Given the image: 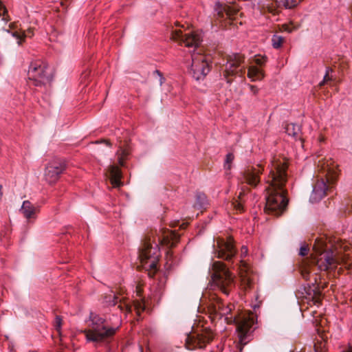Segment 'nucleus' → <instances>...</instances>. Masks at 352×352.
<instances>
[{
	"label": "nucleus",
	"mask_w": 352,
	"mask_h": 352,
	"mask_svg": "<svg viewBox=\"0 0 352 352\" xmlns=\"http://www.w3.org/2000/svg\"><path fill=\"white\" fill-rule=\"evenodd\" d=\"M107 173L110 182L114 188H118L123 185V183L121 182L122 173L118 166L116 164L110 165L108 167Z\"/></svg>",
	"instance_id": "f3484780"
},
{
	"label": "nucleus",
	"mask_w": 352,
	"mask_h": 352,
	"mask_svg": "<svg viewBox=\"0 0 352 352\" xmlns=\"http://www.w3.org/2000/svg\"><path fill=\"white\" fill-rule=\"evenodd\" d=\"M309 251V248L308 245H303L300 249V255L304 256H307L308 254V252Z\"/></svg>",
	"instance_id": "4c0bfd02"
},
{
	"label": "nucleus",
	"mask_w": 352,
	"mask_h": 352,
	"mask_svg": "<svg viewBox=\"0 0 352 352\" xmlns=\"http://www.w3.org/2000/svg\"><path fill=\"white\" fill-rule=\"evenodd\" d=\"M342 352H352V348H349L348 350L345 351H342Z\"/></svg>",
	"instance_id": "864d4df0"
},
{
	"label": "nucleus",
	"mask_w": 352,
	"mask_h": 352,
	"mask_svg": "<svg viewBox=\"0 0 352 352\" xmlns=\"http://www.w3.org/2000/svg\"><path fill=\"white\" fill-rule=\"evenodd\" d=\"M245 190L244 188H242L241 189V191L239 192V195L237 196L236 198H235L234 199H238V200H240L241 201H243L245 202V200L243 199L244 196L245 195Z\"/></svg>",
	"instance_id": "ea45409f"
},
{
	"label": "nucleus",
	"mask_w": 352,
	"mask_h": 352,
	"mask_svg": "<svg viewBox=\"0 0 352 352\" xmlns=\"http://www.w3.org/2000/svg\"><path fill=\"white\" fill-rule=\"evenodd\" d=\"M2 11L3 13L0 14V15L5 16L8 14V10L6 6L3 4L2 1L0 0V12Z\"/></svg>",
	"instance_id": "a19ab883"
},
{
	"label": "nucleus",
	"mask_w": 352,
	"mask_h": 352,
	"mask_svg": "<svg viewBox=\"0 0 352 352\" xmlns=\"http://www.w3.org/2000/svg\"><path fill=\"white\" fill-rule=\"evenodd\" d=\"M209 57L201 53H193L190 72L192 77L199 80L204 78L210 72Z\"/></svg>",
	"instance_id": "9b49d317"
},
{
	"label": "nucleus",
	"mask_w": 352,
	"mask_h": 352,
	"mask_svg": "<svg viewBox=\"0 0 352 352\" xmlns=\"http://www.w3.org/2000/svg\"><path fill=\"white\" fill-rule=\"evenodd\" d=\"M179 235L175 232L168 229L162 230V236H158V242L169 248H173L179 242Z\"/></svg>",
	"instance_id": "dca6fc26"
},
{
	"label": "nucleus",
	"mask_w": 352,
	"mask_h": 352,
	"mask_svg": "<svg viewBox=\"0 0 352 352\" xmlns=\"http://www.w3.org/2000/svg\"><path fill=\"white\" fill-rule=\"evenodd\" d=\"M89 328L82 330L87 342L95 343L103 342L111 339L118 328L109 327L105 318L98 314L91 313Z\"/></svg>",
	"instance_id": "39448f33"
},
{
	"label": "nucleus",
	"mask_w": 352,
	"mask_h": 352,
	"mask_svg": "<svg viewBox=\"0 0 352 352\" xmlns=\"http://www.w3.org/2000/svg\"><path fill=\"white\" fill-rule=\"evenodd\" d=\"M302 0H285L284 2V6L286 8H293L298 5Z\"/></svg>",
	"instance_id": "c9c22d12"
},
{
	"label": "nucleus",
	"mask_w": 352,
	"mask_h": 352,
	"mask_svg": "<svg viewBox=\"0 0 352 352\" xmlns=\"http://www.w3.org/2000/svg\"><path fill=\"white\" fill-rule=\"evenodd\" d=\"M211 279L212 285L226 296H228L234 288V276L221 261L213 262Z\"/></svg>",
	"instance_id": "423d86ee"
},
{
	"label": "nucleus",
	"mask_w": 352,
	"mask_h": 352,
	"mask_svg": "<svg viewBox=\"0 0 352 352\" xmlns=\"http://www.w3.org/2000/svg\"><path fill=\"white\" fill-rule=\"evenodd\" d=\"M236 253V250L232 236H228L226 241L223 238H217L214 254L217 258L230 261L235 256Z\"/></svg>",
	"instance_id": "ddd939ff"
},
{
	"label": "nucleus",
	"mask_w": 352,
	"mask_h": 352,
	"mask_svg": "<svg viewBox=\"0 0 352 352\" xmlns=\"http://www.w3.org/2000/svg\"><path fill=\"white\" fill-rule=\"evenodd\" d=\"M337 164L332 159H323L318 163L316 181L314 184L310 200L318 202L324 197L333 188L338 177Z\"/></svg>",
	"instance_id": "7ed1b4c3"
},
{
	"label": "nucleus",
	"mask_w": 352,
	"mask_h": 352,
	"mask_svg": "<svg viewBox=\"0 0 352 352\" xmlns=\"http://www.w3.org/2000/svg\"><path fill=\"white\" fill-rule=\"evenodd\" d=\"M63 324V318L60 316H56L55 320H54V327L56 331H57L58 336L61 337L62 332H61V327Z\"/></svg>",
	"instance_id": "7c9ffc66"
},
{
	"label": "nucleus",
	"mask_w": 352,
	"mask_h": 352,
	"mask_svg": "<svg viewBox=\"0 0 352 352\" xmlns=\"http://www.w3.org/2000/svg\"><path fill=\"white\" fill-rule=\"evenodd\" d=\"M171 38L179 42L180 45L184 44L188 47H197L201 43L200 36L195 32L183 34L180 30L172 32Z\"/></svg>",
	"instance_id": "4468645a"
},
{
	"label": "nucleus",
	"mask_w": 352,
	"mask_h": 352,
	"mask_svg": "<svg viewBox=\"0 0 352 352\" xmlns=\"http://www.w3.org/2000/svg\"><path fill=\"white\" fill-rule=\"evenodd\" d=\"M234 322L236 324L240 344H246L249 332L255 322L254 314L252 313L239 314L234 316Z\"/></svg>",
	"instance_id": "9d476101"
},
{
	"label": "nucleus",
	"mask_w": 352,
	"mask_h": 352,
	"mask_svg": "<svg viewBox=\"0 0 352 352\" xmlns=\"http://www.w3.org/2000/svg\"><path fill=\"white\" fill-rule=\"evenodd\" d=\"M325 342L324 341H317L314 344L315 352H325Z\"/></svg>",
	"instance_id": "e433bc0d"
},
{
	"label": "nucleus",
	"mask_w": 352,
	"mask_h": 352,
	"mask_svg": "<svg viewBox=\"0 0 352 352\" xmlns=\"http://www.w3.org/2000/svg\"><path fill=\"white\" fill-rule=\"evenodd\" d=\"M263 171V166L257 164L256 166H248L242 174L245 183L253 188H256L260 183V175Z\"/></svg>",
	"instance_id": "2eb2a0df"
},
{
	"label": "nucleus",
	"mask_w": 352,
	"mask_h": 352,
	"mask_svg": "<svg viewBox=\"0 0 352 352\" xmlns=\"http://www.w3.org/2000/svg\"><path fill=\"white\" fill-rule=\"evenodd\" d=\"M241 263H242L243 264V265L245 266V263L243 261H241Z\"/></svg>",
	"instance_id": "5fc2aeb1"
},
{
	"label": "nucleus",
	"mask_w": 352,
	"mask_h": 352,
	"mask_svg": "<svg viewBox=\"0 0 352 352\" xmlns=\"http://www.w3.org/2000/svg\"><path fill=\"white\" fill-rule=\"evenodd\" d=\"M314 250L318 255L317 258L305 260L300 266V274L305 280H309L311 272L316 270L320 271H331L335 270L338 265H343L349 269L352 265L351 256V246L346 241L334 239L333 244L331 245L329 251H326L327 245L324 248L323 244L318 247L316 241L314 245Z\"/></svg>",
	"instance_id": "f257e3e1"
},
{
	"label": "nucleus",
	"mask_w": 352,
	"mask_h": 352,
	"mask_svg": "<svg viewBox=\"0 0 352 352\" xmlns=\"http://www.w3.org/2000/svg\"><path fill=\"white\" fill-rule=\"evenodd\" d=\"M155 74H157L158 76H160V84L162 85V82H163V80H164V78L162 77V73L159 71V70H155L154 72Z\"/></svg>",
	"instance_id": "49530a36"
},
{
	"label": "nucleus",
	"mask_w": 352,
	"mask_h": 352,
	"mask_svg": "<svg viewBox=\"0 0 352 352\" xmlns=\"http://www.w3.org/2000/svg\"><path fill=\"white\" fill-rule=\"evenodd\" d=\"M104 141H105V142H106V144H107V145H109V146H111V142H110V141H109V140H104Z\"/></svg>",
	"instance_id": "603ef678"
},
{
	"label": "nucleus",
	"mask_w": 352,
	"mask_h": 352,
	"mask_svg": "<svg viewBox=\"0 0 352 352\" xmlns=\"http://www.w3.org/2000/svg\"><path fill=\"white\" fill-rule=\"evenodd\" d=\"M131 153V148L128 142L124 141L123 143L120 142L119 149L116 152V155L118 156V162L120 166H125V161L128 160Z\"/></svg>",
	"instance_id": "6ab92c4d"
},
{
	"label": "nucleus",
	"mask_w": 352,
	"mask_h": 352,
	"mask_svg": "<svg viewBox=\"0 0 352 352\" xmlns=\"http://www.w3.org/2000/svg\"><path fill=\"white\" fill-rule=\"evenodd\" d=\"M234 159V154L232 153H229L226 155L225 164H224V168L227 170H230L232 168V163Z\"/></svg>",
	"instance_id": "2f4dec72"
},
{
	"label": "nucleus",
	"mask_w": 352,
	"mask_h": 352,
	"mask_svg": "<svg viewBox=\"0 0 352 352\" xmlns=\"http://www.w3.org/2000/svg\"><path fill=\"white\" fill-rule=\"evenodd\" d=\"M224 305L222 300L216 294H212L210 296L208 305V311L212 318L219 316L221 308Z\"/></svg>",
	"instance_id": "a211bd4d"
},
{
	"label": "nucleus",
	"mask_w": 352,
	"mask_h": 352,
	"mask_svg": "<svg viewBox=\"0 0 352 352\" xmlns=\"http://www.w3.org/2000/svg\"><path fill=\"white\" fill-rule=\"evenodd\" d=\"M311 300L314 305H318L320 304L322 298L321 292L318 289H314V295L311 297Z\"/></svg>",
	"instance_id": "72a5a7b5"
},
{
	"label": "nucleus",
	"mask_w": 352,
	"mask_h": 352,
	"mask_svg": "<svg viewBox=\"0 0 352 352\" xmlns=\"http://www.w3.org/2000/svg\"><path fill=\"white\" fill-rule=\"evenodd\" d=\"M245 202L241 201L238 199H233L232 202V205L233 206L234 210L236 211V212H243L244 211V204Z\"/></svg>",
	"instance_id": "c756f323"
},
{
	"label": "nucleus",
	"mask_w": 352,
	"mask_h": 352,
	"mask_svg": "<svg viewBox=\"0 0 352 352\" xmlns=\"http://www.w3.org/2000/svg\"><path fill=\"white\" fill-rule=\"evenodd\" d=\"M173 252L170 250H168L167 252H166V258L167 260L168 259H170L173 256Z\"/></svg>",
	"instance_id": "de8ad7c7"
},
{
	"label": "nucleus",
	"mask_w": 352,
	"mask_h": 352,
	"mask_svg": "<svg viewBox=\"0 0 352 352\" xmlns=\"http://www.w3.org/2000/svg\"><path fill=\"white\" fill-rule=\"evenodd\" d=\"M333 72V69L331 67H327L326 73L324 76L323 80L321 81L318 86L322 87L325 83L328 82L329 81H332L333 80V78L332 76H330L329 74Z\"/></svg>",
	"instance_id": "c85d7f7f"
},
{
	"label": "nucleus",
	"mask_w": 352,
	"mask_h": 352,
	"mask_svg": "<svg viewBox=\"0 0 352 352\" xmlns=\"http://www.w3.org/2000/svg\"><path fill=\"white\" fill-rule=\"evenodd\" d=\"M248 248L246 246H242L241 249V256H245L248 254Z\"/></svg>",
	"instance_id": "c03bdc74"
},
{
	"label": "nucleus",
	"mask_w": 352,
	"mask_h": 352,
	"mask_svg": "<svg viewBox=\"0 0 352 352\" xmlns=\"http://www.w3.org/2000/svg\"><path fill=\"white\" fill-rule=\"evenodd\" d=\"M270 173L266 178L267 197L265 211L276 217L280 216L289 202L287 191L285 189L287 181L288 162L283 160L274 159L268 166Z\"/></svg>",
	"instance_id": "f03ea898"
},
{
	"label": "nucleus",
	"mask_w": 352,
	"mask_h": 352,
	"mask_svg": "<svg viewBox=\"0 0 352 352\" xmlns=\"http://www.w3.org/2000/svg\"><path fill=\"white\" fill-rule=\"evenodd\" d=\"M214 336L208 327L197 329L186 336L185 346L188 350L204 349L214 340Z\"/></svg>",
	"instance_id": "6e6552de"
},
{
	"label": "nucleus",
	"mask_w": 352,
	"mask_h": 352,
	"mask_svg": "<svg viewBox=\"0 0 352 352\" xmlns=\"http://www.w3.org/2000/svg\"><path fill=\"white\" fill-rule=\"evenodd\" d=\"M234 308V305L231 303L228 304L227 305H223V308H221V313L219 314V318H221L224 316H228L232 311Z\"/></svg>",
	"instance_id": "473e14b6"
},
{
	"label": "nucleus",
	"mask_w": 352,
	"mask_h": 352,
	"mask_svg": "<svg viewBox=\"0 0 352 352\" xmlns=\"http://www.w3.org/2000/svg\"><path fill=\"white\" fill-rule=\"evenodd\" d=\"M133 305L138 316H140L141 312L145 309L144 298L134 300Z\"/></svg>",
	"instance_id": "bb28decb"
},
{
	"label": "nucleus",
	"mask_w": 352,
	"mask_h": 352,
	"mask_svg": "<svg viewBox=\"0 0 352 352\" xmlns=\"http://www.w3.org/2000/svg\"><path fill=\"white\" fill-rule=\"evenodd\" d=\"M14 36H16L17 38H20V39H21V36H20L17 32H14Z\"/></svg>",
	"instance_id": "3c124183"
},
{
	"label": "nucleus",
	"mask_w": 352,
	"mask_h": 352,
	"mask_svg": "<svg viewBox=\"0 0 352 352\" xmlns=\"http://www.w3.org/2000/svg\"><path fill=\"white\" fill-rule=\"evenodd\" d=\"M207 204L206 197L204 193H197L196 195V203L195 207L199 209L203 208Z\"/></svg>",
	"instance_id": "a878e982"
},
{
	"label": "nucleus",
	"mask_w": 352,
	"mask_h": 352,
	"mask_svg": "<svg viewBox=\"0 0 352 352\" xmlns=\"http://www.w3.org/2000/svg\"><path fill=\"white\" fill-rule=\"evenodd\" d=\"M118 302L120 303L118 305V308H120V310L125 309L128 312H131V306L129 305V304L126 303V302H122V300L121 299L118 300V297L116 296V295L113 296V300H112L111 305L114 306Z\"/></svg>",
	"instance_id": "393cba45"
},
{
	"label": "nucleus",
	"mask_w": 352,
	"mask_h": 352,
	"mask_svg": "<svg viewBox=\"0 0 352 352\" xmlns=\"http://www.w3.org/2000/svg\"><path fill=\"white\" fill-rule=\"evenodd\" d=\"M30 34H32V31L31 29H28V32L27 33H23V37H26V36H30Z\"/></svg>",
	"instance_id": "09e8293b"
},
{
	"label": "nucleus",
	"mask_w": 352,
	"mask_h": 352,
	"mask_svg": "<svg viewBox=\"0 0 352 352\" xmlns=\"http://www.w3.org/2000/svg\"><path fill=\"white\" fill-rule=\"evenodd\" d=\"M272 46L275 49H278L281 47L284 42V38L281 36L274 34L272 38Z\"/></svg>",
	"instance_id": "cd10ccee"
},
{
	"label": "nucleus",
	"mask_w": 352,
	"mask_h": 352,
	"mask_svg": "<svg viewBox=\"0 0 352 352\" xmlns=\"http://www.w3.org/2000/svg\"><path fill=\"white\" fill-rule=\"evenodd\" d=\"M267 56H261L260 54L258 55H256L254 56V63L257 65H259V66H263L265 65V63H266L267 61Z\"/></svg>",
	"instance_id": "f704fd0d"
},
{
	"label": "nucleus",
	"mask_w": 352,
	"mask_h": 352,
	"mask_svg": "<svg viewBox=\"0 0 352 352\" xmlns=\"http://www.w3.org/2000/svg\"><path fill=\"white\" fill-rule=\"evenodd\" d=\"M135 292H136V296L138 297H140V298H142L143 289L140 285H138L136 286Z\"/></svg>",
	"instance_id": "58836bf2"
},
{
	"label": "nucleus",
	"mask_w": 352,
	"mask_h": 352,
	"mask_svg": "<svg viewBox=\"0 0 352 352\" xmlns=\"http://www.w3.org/2000/svg\"><path fill=\"white\" fill-rule=\"evenodd\" d=\"M244 60V56L241 54H234L228 56L223 74L228 83L232 82V76L236 75L241 76L245 74V69L242 66Z\"/></svg>",
	"instance_id": "1a4fd4ad"
},
{
	"label": "nucleus",
	"mask_w": 352,
	"mask_h": 352,
	"mask_svg": "<svg viewBox=\"0 0 352 352\" xmlns=\"http://www.w3.org/2000/svg\"><path fill=\"white\" fill-rule=\"evenodd\" d=\"M223 346L221 344H219L217 346L216 349L212 350L210 352H222Z\"/></svg>",
	"instance_id": "a18cd8bd"
},
{
	"label": "nucleus",
	"mask_w": 352,
	"mask_h": 352,
	"mask_svg": "<svg viewBox=\"0 0 352 352\" xmlns=\"http://www.w3.org/2000/svg\"><path fill=\"white\" fill-rule=\"evenodd\" d=\"M61 5L63 6H64V3L62 1L61 2Z\"/></svg>",
	"instance_id": "6e6d98bb"
},
{
	"label": "nucleus",
	"mask_w": 352,
	"mask_h": 352,
	"mask_svg": "<svg viewBox=\"0 0 352 352\" xmlns=\"http://www.w3.org/2000/svg\"><path fill=\"white\" fill-rule=\"evenodd\" d=\"M282 30L288 32H291L292 31V29L290 28L288 24L282 25Z\"/></svg>",
	"instance_id": "37998d69"
},
{
	"label": "nucleus",
	"mask_w": 352,
	"mask_h": 352,
	"mask_svg": "<svg viewBox=\"0 0 352 352\" xmlns=\"http://www.w3.org/2000/svg\"><path fill=\"white\" fill-rule=\"evenodd\" d=\"M239 9L235 6H223L217 12V14L221 18H226L230 21L235 19V16L239 12Z\"/></svg>",
	"instance_id": "aec40b11"
},
{
	"label": "nucleus",
	"mask_w": 352,
	"mask_h": 352,
	"mask_svg": "<svg viewBox=\"0 0 352 352\" xmlns=\"http://www.w3.org/2000/svg\"><path fill=\"white\" fill-rule=\"evenodd\" d=\"M28 76L30 87H45L52 80V74L47 64L39 60L31 63Z\"/></svg>",
	"instance_id": "0eeeda50"
},
{
	"label": "nucleus",
	"mask_w": 352,
	"mask_h": 352,
	"mask_svg": "<svg viewBox=\"0 0 352 352\" xmlns=\"http://www.w3.org/2000/svg\"><path fill=\"white\" fill-rule=\"evenodd\" d=\"M251 92L256 96L258 93V88L255 85H250Z\"/></svg>",
	"instance_id": "79ce46f5"
},
{
	"label": "nucleus",
	"mask_w": 352,
	"mask_h": 352,
	"mask_svg": "<svg viewBox=\"0 0 352 352\" xmlns=\"http://www.w3.org/2000/svg\"><path fill=\"white\" fill-rule=\"evenodd\" d=\"M248 76L253 80H261L264 77L263 71L256 66H250L248 70Z\"/></svg>",
	"instance_id": "5701e85b"
},
{
	"label": "nucleus",
	"mask_w": 352,
	"mask_h": 352,
	"mask_svg": "<svg viewBox=\"0 0 352 352\" xmlns=\"http://www.w3.org/2000/svg\"><path fill=\"white\" fill-rule=\"evenodd\" d=\"M3 197V186L0 185V200L2 199Z\"/></svg>",
	"instance_id": "8fccbe9b"
},
{
	"label": "nucleus",
	"mask_w": 352,
	"mask_h": 352,
	"mask_svg": "<svg viewBox=\"0 0 352 352\" xmlns=\"http://www.w3.org/2000/svg\"><path fill=\"white\" fill-rule=\"evenodd\" d=\"M241 288L244 292L250 291L254 285V280L248 272H241Z\"/></svg>",
	"instance_id": "412c9836"
},
{
	"label": "nucleus",
	"mask_w": 352,
	"mask_h": 352,
	"mask_svg": "<svg viewBox=\"0 0 352 352\" xmlns=\"http://www.w3.org/2000/svg\"><path fill=\"white\" fill-rule=\"evenodd\" d=\"M286 133L294 138H298L300 135V127L294 124H289L287 125Z\"/></svg>",
	"instance_id": "b1692460"
},
{
	"label": "nucleus",
	"mask_w": 352,
	"mask_h": 352,
	"mask_svg": "<svg viewBox=\"0 0 352 352\" xmlns=\"http://www.w3.org/2000/svg\"><path fill=\"white\" fill-rule=\"evenodd\" d=\"M160 249L157 242L155 233L151 231L145 235L139 248L138 258L141 264L144 266L149 263L148 276L153 277L157 271V265L160 258Z\"/></svg>",
	"instance_id": "20e7f679"
},
{
	"label": "nucleus",
	"mask_w": 352,
	"mask_h": 352,
	"mask_svg": "<svg viewBox=\"0 0 352 352\" xmlns=\"http://www.w3.org/2000/svg\"><path fill=\"white\" fill-rule=\"evenodd\" d=\"M65 170V162L60 158H54L48 162L45 166L44 178L48 184H55Z\"/></svg>",
	"instance_id": "f8f14e48"
},
{
	"label": "nucleus",
	"mask_w": 352,
	"mask_h": 352,
	"mask_svg": "<svg viewBox=\"0 0 352 352\" xmlns=\"http://www.w3.org/2000/svg\"><path fill=\"white\" fill-rule=\"evenodd\" d=\"M21 211L26 219H30L35 218L37 210L29 201H24Z\"/></svg>",
	"instance_id": "4be33fe9"
}]
</instances>
